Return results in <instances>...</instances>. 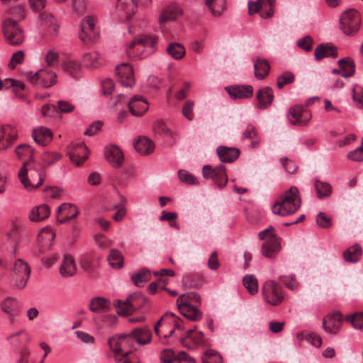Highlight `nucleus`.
<instances>
[{
  "label": "nucleus",
  "mask_w": 363,
  "mask_h": 363,
  "mask_svg": "<svg viewBox=\"0 0 363 363\" xmlns=\"http://www.w3.org/2000/svg\"><path fill=\"white\" fill-rule=\"evenodd\" d=\"M130 333L132 335L133 340H135L139 345L147 344L151 340V332L146 327L133 329Z\"/></svg>",
  "instance_id": "72a5a7b5"
},
{
  "label": "nucleus",
  "mask_w": 363,
  "mask_h": 363,
  "mask_svg": "<svg viewBox=\"0 0 363 363\" xmlns=\"http://www.w3.org/2000/svg\"><path fill=\"white\" fill-rule=\"evenodd\" d=\"M273 99L272 92H257L256 106L260 109H265L272 104Z\"/></svg>",
  "instance_id": "ea45409f"
},
{
  "label": "nucleus",
  "mask_w": 363,
  "mask_h": 363,
  "mask_svg": "<svg viewBox=\"0 0 363 363\" xmlns=\"http://www.w3.org/2000/svg\"><path fill=\"white\" fill-rule=\"evenodd\" d=\"M79 213V210L76 206L67 203H62L58 208L57 221L65 223L76 218Z\"/></svg>",
  "instance_id": "412c9836"
},
{
  "label": "nucleus",
  "mask_w": 363,
  "mask_h": 363,
  "mask_svg": "<svg viewBox=\"0 0 363 363\" xmlns=\"http://www.w3.org/2000/svg\"><path fill=\"white\" fill-rule=\"evenodd\" d=\"M317 224L323 228H328L331 226L332 222L330 218L328 217L325 213L320 212L316 218Z\"/></svg>",
  "instance_id": "774afa93"
},
{
  "label": "nucleus",
  "mask_w": 363,
  "mask_h": 363,
  "mask_svg": "<svg viewBox=\"0 0 363 363\" xmlns=\"http://www.w3.org/2000/svg\"><path fill=\"white\" fill-rule=\"evenodd\" d=\"M167 52L174 59L180 60L185 55V48L182 44L174 42L168 45Z\"/></svg>",
  "instance_id": "c03bdc74"
},
{
  "label": "nucleus",
  "mask_w": 363,
  "mask_h": 363,
  "mask_svg": "<svg viewBox=\"0 0 363 363\" xmlns=\"http://www.w3.org/2000/svg\"><path fill=\"white\" fill-rule=\"evenodd\" d=\"M10 18H13L18 23L25 18V7L23 5H18L11 8L9 11Z\"/></svg>",
  "instance_id": "bf43d9fd"
},
{
  "label": "nucleus",
  "mask_w": 363,
  "mask_h": 363,
  "mask_svg": "<svg viewBox=\"0 0 363 363\" xmlns=\"http://www.w3.org/2000/svg\"><path fill=\"white\" fill-rule=\"evenodd\" d=\"M346 320L351 323L356 329L363 328V312L346 317Z\"/></svg>",
  "instance_id": "680f3d73"
},
{
  "label": "nucleus",
  "mask_w": 363,
  "mask_h": 363,
  "mask_svg": "<svg viewBox=\"0 0 363 363\" xmlns=\"http://www.w3.org/2000/svg\"><path fill=\"white\" fill-rule=\"evenodd\" d=\"M73 150H69L68 155L70 160L77 166H79L88 158L89 150L84 143H80L76 147L72 145Z\"/></svg>",
  "instance_id": "5701e85b"
},
{
  "label": "nucleus",
  "mask_w": 363,
  "mask_h": 363,
  "mask_svg": "<svg viewBox=\"0 0 363 363\" xmlns=\"http://www.w3.org/2000/svg\"><path fill=\"white\" fill-rule=\"evenodd\" d=\"M340 69H342L341 75L345 78L352 76L354 74V62L350 57L340 59L337 62Z\"/></svg>",
  "instance_id": "e433bc0d"
},
{
  "label": "nucleus",
  "mask_w": 363,
  "mask_h": 363,
  "mask_svg": "<svg viewBox=\"0 0 363 363\" xmlns=\"http://www.w3.org/2000/svg\"><path fill=\"white\" fill-rule=\"evenodd\" d=\"M96 36L94 18L88 16L81 21L79 37L82 41L87 43L94 40Z\"/></svg>",
  "instance_id": "2eb2a0df"
},
{
  "label": "nucleus",
  "mask_w": 363,
  "mask_h": 363,
  "mask_svg": "<svg viewBox=\"0 0 363 363\" xmlns=\"http://www.w3.org/2000/svg\"><path fill=\"white\" fill-rule=\"evenodd\" d=\"M178 177L182 182H185L188 184H195L197 183L196 178L186 170H179L178 172Z\"/></svg>",
  "instance_id": "69168bd1"
},
{
  "label": "nucleus",
  "mask_w": 363,
  "mask_h": 363,
  "mask_svg": "<svg viewBox=\"0 0 363 363\" xmlns=\"http://www.w3.org/2000/svg\"><path fill=\"white\" fill-rule=\"evenodd\" d=\"M50 210L48 205L42 204L31 209L29 213V219L31 221L39 222L49 217Z\"/></svg>",
  "instance_id": "473e14b6"
},
{
  "label": "nucleus",
  "mask_w": 363,
  "mask_h": 363,
  "mask_svg": "<svg viewBox=\"0 0 363 363\" xmlns=\"http://www.w3.org/2000/svg\"><path fill=\"white\" fill-rule=\"evenodd\" d=\"M314 55L315 59L318 61L328 57L335 58L337 56V50L335 46L332 45L320 44L315 49Z\"/></svg>",
  "instance_id": "cd10ccee"
},
{
  "label": "nucleus",
  "mask_w": 363,
  "mask_h": 363,
  "mask_svg": "<svg viewBox=\"0 0 363 363\" xmlns=\"http://www.w3.org/2000/svg\"><path fill=\"white\" fill-rule=\"evenodd\" d=\"M183 13L180 6L176 3H172L163 9L160 16L159 22L162 25L169 21H174Z\"/></svg>",
  "instance_id": "b1692460"
},
{
  "label": "nucleus",
  "mask_w": 363,
  "mask_h": 363,
  "mask_svg": "<svg viewBox=\"0 0 363 363\" xmlns=\"http://www.w3.org/2000/svg\"><path fill=\"white\" fill-rule=\"evenodd\" d=\"M156 39L150 35H143L135 38L127 48L126 53L129 57H145L155 50Z\"/></svg>",
  "instance_id": "7ed1b4c3"
},
{
  "label": "nucleus",
  "mask_w": 363,
  "mask_h": 363,
  "mask_svg": "<svg viewBox=\"0 0 363 363\" xmlns=\"http://www.w3.org/2000/svg\"><path fill=\"white\" fill-rule=\"evenodd\" d=\"M16 129L10 125L0 126V150H5L12 145L17 139Z\"/></svg>",
  "instance_id": "dca6fc26"
},
{
  "label": "nucleus",
  "mask_w": 363,
  "mask_h": 363,
  "mask_svg": "<svg viewBox=\"0 0 363 363\" xmlns=\"http://www.w3.org/2000/svg\"><path fill=\"white\" fill-rule=\"evenodd\" d=\"M295 76L291 72H285L277 77V87L281 89L286 84H290L294 82Z\"/></svg>",
  "instance_id": "4d7b16f0"
},
{
  "label": "nucleus",
  "mask_w": 363,
  "mask_h": 363,
  "mask_svg": "<svg viewBox=\"0 0 363 363\" xmlns=\"http://www.w3.org/2000/svg\"><path fill=\"white\" fill-rule=\"evenodd\" d=\"M32 137L37 144L45 146L52 140V133L49 128L40 126L33 130Z\"/></svg>",
  "instance_id": "bb28decb"
},
{
  "label": "nucleus",
  "mask_w": 363,
  "mask_h": 363,
  "mask_svg": "<svg viewBox=\"0 0 363 363\" xmlns=\"http://www.w3.org/2000/svg\"><path fill=\"white\" fill-rule=\"evenodd\" d=\"M18 177L24 188L28 191L33 190L42 184L41 174L35 169L34 160H26L23 162Z\"/></svg>",
  "instance_id": "20e7f679"
},
{
  "label": "nucleus",
  "mask_w": 363,
  "mask_h": 363,
  "mask_svg": "<svg viewBox=\"0 0 363 363\" xmlns=\"http://www.w3.org/2000/svg\"><path fill=\"white\" fill-rule=\"evenodd\" d=\"M172 324L174 325V328L172 329H169L168 331H164V333L163 334H162V335L164 338H167V337H170V336L173 335V334L174 333L176 330H181V331L184 330V326L182 325V320L180 318H174L173 321H171V323L169 325H172Z\"/></svg>",
  "instance_id": "0e129e2a"
},
{
  "label": "nucleus",
  "mask_w": 363,
  "mask_h": 363,
  "mask_svg": "<svg viewBox=\"0 0 363 363\" xmlns=\"http://www.w3.org/2000/svg\"><path fill=\"white\" fill-rule=\"evenodd\" d=\"M12 87L15 89H20L21 90H23L26 89V85L23 82L20 80H16L11 78H6L4 81H2L1 90L2 89H9Z\"/></svg>",
  "instance_id": "13d9d810"
},
{
  "label": "nucleus",
  "mask_w": 363,
  "mask_h": 363,
  "mask_svg": "<svg viewBox=\"0 0 363 363\" xmlns=\"http://www.w3.org/2000/svg\"><path fill=\"white\" fill-rule=\"evenodd\" d=\"M138 7L135 0H118L116 9L126 19H130L135 14Z\"/></svg>",
  "instance_id": "a878e982"
},
{
  "label": "nucleus",
  "mask_w": 363,
  "mask_h": 363,
  "mask_svg": "<svg viewBox=\"0 0 363 363\" xmlns=\"http://www.w3.org/2000/svg\"><path fill=\"white\" fill-rule=\"evenodd\" d=\"M362 254L361 247L355 244L344 252L343 257L346 262H357L360 259Z\"/></svg>",
  "instance_id": "58836bf2"
},
{
  "label": "nucleus",
  "mask_w": 363,
  "mask_h": 363,
  "mask_svg": "<svg viewBox=\"0 0 363 363\" xmlns=\"http://www.w3.org/2000/svg\"><path fill=\"white\" fill-rule=\"evenodd\" d=\"M153 129L157 133L164 134L165 135L169 136L172 138L176 137V134L172 131L162 121H156L153 125Z\"/></svg>",
  "instance_id": "6e6d98bb"
},
{
  "label": "nucleus",
  "mask_w": 363,
  "mask_h": 363,
  "mask_svg": "<svg viewBox=\"0 0 363 363\" xmlns=\"http://www.w3.org/2000/svg\"><path fill=\"white\" fill-rule=\"evenodd\" d=\"M130 113L135 116H141L148 110V103L140 95L133 96L128 101Z\"/></svg>",
  "instance_id": "4be33fe9"
},
{
  "label": "nucleus",
  "mask_w": 363,
  "mask_h": 363,
  "mask_svg": "<svg viewBox=\"0 0 363 363\" xmlns=\"http://www.w3.org/2000/svg\"><path fill=\"white\" fill-rule=\"evenodd\" d=\"M281 249L279 238L267 240L262 246V254L266 257L275 256Z\"/></svg>",
  "instance_id": "c85d7f7f"
},
{
  "label": "nucleus",
  "mask_w": 363,
  "mask_h": 363,
  "mask_svg": "<svg viewBox=\"0 0 363 363\" xmlns=\"http://www.w3.org/2000/svg\"><path fill=\"white\" fill-rule=\"evenodd\" d=\"M134 147L141 155H149L155 150L153 142L147 137H140L134 143Z\"/></svg>",
  "instance_id": "f704fd0d"
},
{
  "label": "nucleus",
  "mask_w": 363,
  "mask_h": 363,
  "mask_svg": "<svg viewBox=\"0 0 363 363\" xmlns=\"http://www.w3.org/2000/svg\"><path fill=\"white\" fill-rule=\"evenodd\" d=\"M132 335L121 334L108 338V345L114 354V359L117 363H134L135 354L126 349L133 345Z\"/></svg>",
  "instance_id": "f03ea898"
},
{
  "label": "nucleus",
  "mask_w": 363,
  "mask_h": 363,
  "mask_svg": "<svg viewBox=\"0 0 363 363\" xmlns=\"http://www.w3.org/2000/svg\"><path fill=\"white\" fill-rule=\"evenodd\" d=\"M203 175L206 179H212L219 187L225 186L228 182V177L223 164H219L214 169L210 165H204L203 167Z\"/></svg>",
  "instance_id": "4468645a"
},
{
  "label": "nucleus",
  "mask_w": 363,
  "mask_h": 363,
  "mask_svg": "<svg viewBox=\"0 0 363 363\" xmlns=\"http://www.w3.org/2000/svg\"><path fill=\"white\" fill-rule=\"evenodd\" d=\"M41 114L44 117L55 118L58 116V111L55 106L45 104L41 108Z\"/></svg>",
  "instance_id": "338daca9"
},
{
  "label": "nucleus",
  "mask_w": 363,
  "mask_h": 363,
  "mask_svg": "<svg viewBox=\"0 0 363 363\" xmlns=\"http://www.w3.org/2000/svg\"><path fill=\"white\" fill-rule=\"evenodd\" d=\"M55 237V233L52 230L49 228L42 230L38 235V242L40 245V250L42 252H45L50 248Z\"/></svg>",
  "instance_id": "c756f323"
},
{
  "label": "nucleus",
  "mask_w": 363,
  "mask_h": 363,
  "mask_svg": "<svg viewBox=\"0 0 363 363\" xmlns=\"http://www.w3.org/2000/svg\"><path fill=\"white\" fill-rule=\"evenodd\" d=\"M119 197L121 199L120 203L114 205L113 207V208L117 210L116 213L113 216V219L116 222L122 220L126 214L125 204L127 200L125 196L121 194L119 195Z\"/></svg>",
  "instance_id": "09e8293b"
},
{
  "label": "nucleus",
  "mask_w": 363,
  "mask_h": 363,
  "mask_svg": "<svg viewBox=\"0 0 363 363\" xmlns=\"http://www.w3.org/2000/svg\"><path fill=\"white\" fill-rule=\"evenodd\" d=\"M275 0H256L248 2V11L253 15L261 11L260 16L262 18H269L274 15Z\"/></svg>",
  "instance_id": "9b49d317"
},
{
  "label": "nucleus",
  "mask_w": 363,
  "mask_h": 363,
  "mask_svg": "<svg viewBox=\"0 0 363 363\" xmlns=\"http://www.w3.org/2000/svg\"><path fill=\"white\" fill-rule=\"evenodd\" d=\"M117 317L113 315H104L100 318L99 327L111 328L116 325Z\"/></svg>",
  "instance_id": "052dcab7"
},
{
  "label": "nucleus",
  "mask_w": 363,
  "mask_h": 363,
  "mask_svg": "<svg viewBox=\"0 0 363 363\" xmlns=\"http://www.w3.org/2000/svg\"><path fill=\"white\" fill-rule=\"evenodd\" d=\"M77 267L73 257L69 255H65L62 263L60 268V274L64 277L74 276Z\"/></svg>",
  "instance_id": "2f4dec72"
},
{
  "label": "nucleus",
  "mask_w": 363,
  "mask_h": 363,
  "mask_svg": "<svg viewBox=\"0 0 363 363\" xmlns=\"http://www.w3.org/2000/svg\"><path fill=\"white\" fill-rule=\"evenodd\" d=\"M315 188L317 196L320 199L328 197L332 193V186L327 182L316 180L315 182Z\"/></svg>",
  "instance_id": "a18cd8bd"
},
{
  "label": "nucleus",
  "mask_w": 363,
  "mask_h": 363,
  "mask_svg": "<svg viewBox=\"0 0 363 363\" xmlns=\"http://www.w3.org/2000/svg\"><path fill=\"white\" fill-rule=\"evenodd\" d=\"M108 261L114 269H121L123 267V257L121 252L116 249L111 250Z\"/></svg>",
  "instance_id": "37998d69"
},
{
  "label": "nucleus",
  "mask_w": 363,
  "mask_h": 363,
  "mask_svg": "<svg viewBox=\"0 0 363 363\" xmlns=\"http://www.w3.org/2000/svg\"><path fill=\"white\" fill-rule=\"evenodd\" d=\"M217 154L222 162H233L239 157L240 150L237 148L219 146Z\"/></svg>",
  "instance_id": "7c9ffc66"
},
{
  "label": "nucleus",
  "mask_w": 363,
  "mask_h": 363,
  "mask_svg": "<svg viewBox=\"0 0 363 363\" xmlns=\"http://www.w3.org/2000/svg\"><path fill=\"white\" fill-rule=\"evenodd\" d=\"M340 28L347 35H353L357 33L361 24L359 12L355 9L345 11L340 19Z\"/></svg>",
  "instance_id": "0eeeda50"
},
{
  "label": "nucleus",
  "mask_w": 363,
  "mask_h": 363,
  "mask_svg": "<svg viewBox=\"0 0 363 363\" xmlns=\"http://www.w3.org/2000/svg\"><path fill=\"white\" fill-rule=\"evenodd\" d=\"M61 155L56 152L47 151L41 155L40 166L42 169H45L49 166L55 164L61 159Z\"/></svg>",
  "instance_id": "79ce46f5"
},
{
  "label": "nucleus",
  "mask_w": 363,
  "mask_h": 363,
  "mask_svg": "<svg viewBox=\"0 0 363 363\" xmlns=\"http://www.w3.org/2000/svg\"><path fill=\"white\" fill-rule=\"evenodd\" d=\"M174 318H177L174 316V314L172 313H166L159 320L157 323L155 325V331L157 335L160 337L162 336V330H160V326H162V330H164L167 324H169L171 321H173Z\"/></svg>",
  "instance_id": "603ef678"
},
{
  "label": "nucleus",
  "mask_w": 363,
  "mask_h": 363,
  "mask_svg": "<svg viewBox=\"0 0 363 363\" xmlns=\"http://www.w3.org/2000/svg\"><path fill=\"white\" fill-rule=\"evenodd\" d=\"M147 303V298L141 293H133L125 300H116L113 302L117 313L121 315H127L134 311L143 307Z\"/></svg>",
  "instance_id": "39448f33"
},
{
  "label": "nucleus",
  "mask_w": 363,
  "mask_h": 363,
  "mask_svg": "<svg viewBox=\"0 0 363 363\" xmlns=\"http://www.w3.org/2000/svg\"><path fill=\"white\" fill-rule=\"evenodd\" d=\"M2 28L5 38L10 45L17 46L23 42V30L13 18H6L2 23Z\"/></svg>",
  "instance_id": "6e6552de"
},
{
  "label": "nucleus",
  "mask_w": 363,
  "mask_h": 363,
  "mask_svg": "<svg viewBox=\"0 0 363 363\" xmlns=\"http://www.w3.org/2000/svg\"><path fill=\"white\" fill-rule=\"evenodd\" d=\"M105 157L114 168L121 167L124 162L122 150L116 145H111L104 150Z\"/></svg>",
  "instance_id": "aec40b11"
},
{
  "label": "nucleus",
  "mask_w": 363,
  "mask_h": 363,
  "mask_svg": "<svg viewBox=\"0 0 363 363\" xmlns=\"http://www.w3.org/2000/svg\"><path fill=\"white\" fill-rule=\"evenodd\" d=\"M287 118L291 125L304 126L311 120V114L303 106L294 105L289 109Z\"/></svg>",
  "instance_id": "ddd939ff"
},
{
  "label": "nucleus",
  "mask_w": 363,
  "mask_h": 363,
  "mask_svg": "<svg viewBox=\"0 0 363 363\" xmlns=\"http://www.w3.org/2000/svg\"><path fill=\"white\" fill-rule=\"evenodd\" d=\"M160 359L164 363H173L174 361H184L188 363H195V359L190 357L185 351H181L177 355L172 349H165L162 351Z\"/></svg>",
  "instance_id": "6ab92c4d"
},
{
  "label": "nucleus",
  "mask_w": 363,
  "mask_h": 363,
  "mask_svg": "<svg viewBox=\"0 0 363 363\" xmlns=\"http://www.w3.org/2000/svg\"><path fill=\"white\" fill-rule=\"evenodd\" d=\"M205 4L213 16H220L224 9L225 0H206Z\"/></svg>",
  "instance_id": "3c124183"
},
{
  "label": "nucleus",
  "mask_w": 363,
  "mask_h": 363,
  "mask_svg": "<svg viewBox=\"0 0 363 363\" xmlns=\"http://www.w3.org/2000/svg\"><path fill=\"white\" fill-rule=\"evenodd\" d=\"M83 62L85 66L91 68L99 67L102 62L98 52H91L83 56Z\"/></svg>",
  "instance_id": "49530a36"
},
{
  "label": "nucleus",
  "mask_w": 363,
  "mask_h": 363,
  "mask_svg": "<svg viewBox=\"0 0 363 363\" xmlns=\"http://www.w3.org/2000/svg\"><path fill=\"white\" fill-rule=\"evenodd\" d=\"M280 280L285 284V286L290 290H296L299 286V283L296 280L294 275L281 276Z\"/></svg>",
  "instance_id": "e2e57ef3"
},
{
  "label": "nucleus",
  "mask_w": 363,
  "mask_h": 363,
  "mask_svg": "<svg viewBox=\"0 0 363 363\" xmlns=\"http://www.w3.org/2000/svg\"><path fill=\"white\" fill-rule=\"evenodd\" d=\"M243 285L248 291V292L252 295L255 294L258 291V283L256 277L252 274H247L243 277L242 279Z\"/></svg>",
  "instance_id": "8fccbe9b"
},
{
  "label": "nucleus",
  "mask_w": 363,
  "mask_h": 363,
  "mask_svg": "<svg viewBox=\"0 0 363 363\" xmlns=\"http://www.w3.org/2000/svg\"><path fill=\"white\" fill-rule=\"evenodd\" d=\"M203 363H223L222 357L213 350H208L206 351L204 356L202 357Z\"/></svg>",
  "instance_id": "5fc2aeb1"
},
{
  "label": "nucleus",
  "mask_w": 363,
  "mask_h": 363,
  "mask_svg": "<svg viewBox=\"0 0 363 363\" xmlns=\"http://www.w3.org/2000/svg\"><path fill=\"white\" fill-rule=\"evenodd\" d=\"M15 152L18 158L28 157V160H33V149L27 144H21L15 149Z\"/></svg>",
  "instance_id": "864d4df0"
},
{
  "label": "nucleus",
  "mask_w": 363,
  "mask_h": 363,
  "mask_svg": "<svg viewBox=\"0 0 363 363\" xmlns=\"http://www.w3.org/2000/svg\"><path fill=\"white\" fill-rule=\"evenodd\" d=\"M301 205L298 189L291 186L277 198L272 206V211L275 215L287 216L296 212Z\"/></svg>",
  "instance_id": "f257e3e1"
},
{
  "label": "nucleus",
  "mask_w": 363,
  "mask_h": 363,
  "mask_svg": "<svg viewBox=\"0 0 363 363\" xmlns=\"http://www.w3.org/2000/svg\"><path fill=\"white\" fill-rule=\"evenodd\" d=\"M111 307V302L101 297H96L91 300L89 309L93 312H102L107 311Z\"/></svg>",
  "instance_id": "4c0bfd02"
},
{
  "label": "nucleus",
  "mask_w": 363,
  "mask_h": 363,
  "mask_svg": "<svg viewBox=\"0 0 363 363\" xmlns=\"http://www.w3.org/2000/svg\"><path fill=\"white\" fill-rule=\"evenodd\" d=\"M269 69V65L266 60L257 58L254 60L255 75L257 79H264L268 74Z\"/></svg>",
  "instance_id": "c9c22d12"
},
{
  "label": "nucleus",
  "mask_w": 363,
  "mask_h": 363,
  "mask_svg": "<svg viewBox=\"0 0 363 363\" xmlns=\"http://www.w3.org/2000/svg\"><path fill=\"white\" fill-rule=\"evenodd\" d=\"M28 77L30 83L38 88L49 89L57 83L55 72L48 69H39L35 73L30 72Z\"/></svg>",
  "instance_id": "1a4fd4ad"
},
{
  "label": "nucleus",
  "mask_w": 363,
  "mask_h": 363,
  "mask_svg": "<svg viewBox=\"0 0 363 363\" xmlns=\"http://www.w3.org/2000/svg\"><path fill=\"white\" fill-rule=\"evenodd\" d=\"M2 311L8 315L9 323L13 324L16 318L20 313V306L18 301L11 297H7L1 303Z\"/></svg>",
  "instance_id": "a211bd4d"
},
{
  "label": "nucleus",
  "mask_w": 363,
  "mask_h": 363,
  "mask_svg": "<svg viewBox=\"0 0 363 363\" xmlns=\"http://www.w3.org/2000/svg\"><path fill=\"white\" fill-rule=\"evenodd\" d=\"M262 294L265 301L272 306L280 304L284 300V291L282 287L274 281H266L262 286Z\"/></svg>",
  "instance_id": "9d476101"
},
{
  "label": "nucleus",
  "mask_w": 363,
  "mask_h": 363,
  "mask_svg": "<svg viewBox=\"0 0 363 363\" xmlns=\"http://www.w3.org/2000/svg\"><path fill=\"white\" fill-rule=\"evenodd\" d=\"M118 81L124 89H133L135 81L133 67L128 63H122L116 67Z\"/></svg>",
  "instance_id": "f8f14e48"
},
{
  "label": "nucleus",
  "mask_w": 363,
  "mask_h": 363,
  "mask_svg": "<svg viewBox=\"0 0 363 363\" xmlns=\"http://www.w3.org/2000/svg\"><path fill=\"white\" fill-rule=\"evenodd\" d=\"M342 323V315L338 311L328 314L323 320V328L330 334H337Z\"/></svg>",
  "instance_id": "f3484780"
},
{
  "label": "nucleus",
  "mask_w": 363,
  "mask_h": 363,
  "mask_svg": "<svg viewBox=\"0 0 363 363\" xmlns=\"http://www.w3.org/2000/svg\"><path fill=\"white\" fill-rule=\"evenodd\" d=\"M179 312L188 319L197 321L202 318V312L198 309L197 305H189L187 302L177 303Z\"/></svg>",
  "instance_id": "393cba45"
},
{
  "label": "nucleus",
  "mask_w": 363,
  "mask_h": 363,
  "mask_svg": "<svg viewBox=\"0 0 363 363\" xmlns=\"http://www.w3.org/2000/svg\"><path fill=\"white\" fill-rule=\"evenodd\" d=\"M30 275L28 264L21 259L15 261L11 274V284L18 289H23Z\"/></svg>",
  "instance_id": "423d86ee"
},
{
  "label": "nucleus",
  "mask_w": 363,
  "mask_h": 363,
  "mask_svg": "<svg viewBox=\"0 0 363 363\" xmlns=\"http://www.w3.org/2000/svg\"><path fill=\"white\" fill-rule=\"evenodd\" d=\"M151 278L150 271L143 268L131 277V279L136 286H143Z\"/></svg>",
  "instance_id": "a19ab883"
},
{
  "label": "nucleus",
  "mask_w": 363,
  "mask_h": 363,
  "mask_svg": "<svg viewBox=\"0 0 363 363\" xmlns=\"http://www.w3.org/2000/svg\"><path fill=\"white\" fill-rule=\"evenodd\" d=\"M182 302H187L189 305L201 304V296L196 292H188L181 295L177 300V303H182Z\"/></svg>",
  "instance_id": "de8ad7c7"
}]
</instances>
